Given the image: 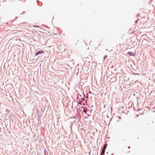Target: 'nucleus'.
<instances>
[{
    "label": "nucleus",
    "mask_w": 155,
    "mask_h": 155,
    "mask_svg": "<svg viewBox=\"0 0 155 155\" xmlns=\"http://www.w3.org/2000/svg\"><path fill=\"white\" fill-rule=\"evenodd\" d=\"M150 3V4H152V5H154L155 4V0H151Z\"/></svg>",
    "instance_id": "20e7f679"
},
{
    "label": "nucleus",
    "mask_w": 155,
    "mask_h": 155,
    "mask_svg": "<svg viewBox=\"0 0 155 155\" xmlns=\"http://www.w3.org/2000/svg\"><path fill=\"white\" fill-rule=\"evenodd\" d=\"M120 118L119 116H116L115 118V120L118 122L120 120Z\"/></svg>",
    "instance_id": "7ed1b4c3"
},
{
    "label": "nucleus",
    "mask_w": 155,
    "mask_h": 155,
    "mask_svg": "<svg viewBox=\"0 0 155 155\" xmlns=\"http://www.w3.org/2000/svg\"><path fill=\"white\" fill-rule=\"evenodd\" d=\"M130 148V147H129V148Z\"/></svg>",
    "instance_id": "1a4fd4ad"
},
{
    "label": "nucleus",
    "mask_w": 155,
    "mask_h": 155,
    "mask_svg": "<svg viewBox=\"0 0 155 155\" xmlns=\"http://www.w3.org/2000/svg\"><path fill=\"white\" fill-rule=\"evenodd\" d=\"M106 145H104L103 146V148H102V154H104L105 152V149L106 148Z\"/></svg>",
    "instance_id": "f03ea898"
},
{
    "label": "nucleus",
    "mask_w": 155,
    "mask_h": 155,
    "mask_svg": "<svg viewBox=\"0 0 155 155\" xmlns=\"http://www.w3.org/2000/svg\"><path fill=\"white\" fill-rule=\"evenodd\" d=\"M120 46V44L117 45V50H122V48H121V47H120V48H119V47Z\"/></svg>",
    "instance_id": "423d86ee"
},
{
    "label": "nucleus",
    "mask_w": 155,
    "mask_h": 155,
    "mask_svg": "<svg viewBox=\"0 0 155 155\" xmlns=\"http://www.w3.org/2000/svg\"><path fill=\"white\" fill-rule=\"evenodd\" d=\"M44 51H42V50L39 51L35 53V55L37 56V55H38L39 54L43 53H44Z\"/></svg>",
    "instance_id": "f257e3e1"
},
{
    "label": "nucleus",
    "mask_w": 155,
    "mask_h": 155,
    "mask_svg": "<svg viewBox=\"0 0 155 155\" xmlns=\"http://www.w3.org/2000/svg\"><path fill=\"white\" fill-rule=\"evenodd\" d=\"M38 27V26H37L36 25H35L34 26V27Z\"/></svg>",
    "instance_id": "6e6552de"
},
{
    "label": "nucleus",
    "mask_w": 155,
    "mask_h": 155,
    "mask_svg": "<svg viewBox=\"0 0 155 155\" xmlns=\"http://www.w3.org/2000/svg\"><path fill=\"white\" fill-rule=\"evenodd\" d=\"M127 54L130 56H132L134 55V54L133 52H128Z\"/></svg>",
    "instance_id": "39448f33"
},
{
    "label": "nucleus",
    "mask_w": 155,
    "mask_h": 155,
    "mask_svg": "<svg viewBox=\"0 0 155 155\" xmlns=\"http://www.w3.org/2000/svg\"><path fill=\"white\" fill-rule=\"evenodd\" d=\"M83 111L85 113H86V110H83Z\"/></svg>",
    "instance_id": "0eeeda50"
},
{
    "label": "nucleus",
    "mask_w": 155,
    "mask_h": 155,
    "mask_svg": "<svg viewBox=\"0 0 155 155\" xmlns=\"http://www.w3.org/2000/svg\"><path fill=\"white\" fill-rule=\"evenodd\" d=\"M105 57H104V59H105Z\"/></svg>",
    "instance_id": "9d476101"
}]
</instances>
